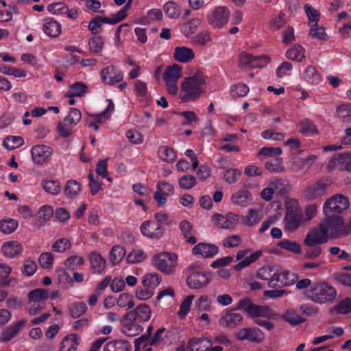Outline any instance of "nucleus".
Here are the masks:
<instances>
[{"mask_svg":"<svg viewBox=\"0 0 351 351\" xmlns=\"http://www.w3.org/2000/svg\"><path fill=\"white\" fill-rule=\"evenodd\" d=\"M235 309L243 311L254 320L256 324L269 331L274 328V324L269 320H276L279 318V315L269 306L256 304L249 298L241 299Z\"/></svg>","mask_w":351,"mask_h":351,"instance_id":"nucleus-1","label":"nucleus"},{"mask_svg":"<svg viewBox=\"0 0 351 351\" xmlns=\"http://www.w3.org/2000/svg\"><path fill=\"white\" fill-rule=\"evenodd\" d=\"M206 76L199 70L189 77H185L180 85V98L184 102L198 99L204 92Z\"/></svg>","mask_w":351,"mask_h":351,"instance_id":"nucleus-2","label":"nucleus"},{"mask_svg":"<svg viewBox=\"0 0 351 351\" xmlns=\"http://www.w3.org/2000/svg\"><path fill=\"white\" fill-rule=\"evenodd\" d=\"M307 298L317 304L332 302L337 296L335 287L326 282H314L306 291Z\"/></svg>","mask_w":351,"mask_h":351,"instance_id":"nucleus-3","label":"nucleus"},{"mask_svg":"<svg viewBox=\"0 0 351 351\" xmlns=\"http://www.w3.org/2000/svg\"><path fill=\"white\" fill-rule=\"evenodd\" d=\"M153 265L164 274H173L178 266V256L167 252L156 254L153 256Z\"/></svg>","mask_w":351,"mask_h":351,"instance_id":"nucleus-4","label":"nucleus"},{"mask_svg":"<svg viewBox=\"0 0 351 351\" xmlns=\"http://www.w3.org/2000/svg\"><path fill=\"white\" fill-rule=\"evenodd\" d=\"M303 215L298 202H291L287 206L284 218L285 228L289 232L296 231L302 223Z\"/></svg>","mask_w":351,"mask_h":351,"instance_id":"nucleus-5","label":"nucleus"},{"mask_svg":"<svg viewBox=\"0 0 351 351\" xmlns=\"http://www.w3.org/2000/svg\"><path fill=\"white\" fill-rule=\"evenodd\" d=\"M319 225L328 239H337L347 234L344 221L341 216L326 217V219Z\"/></svg>","mask_w":351,"mask_h":351,"instance_id":"nucleus-6","label":"nucleus"},{"mask_svg":"<svg viewBox=\"0 0 351 351\" xmlns=\"http://www.w3.org/2000/svg\"><path fill=\"white\" fill-rule=\"evenodd\" d=\"M350 206L349 199L341 194H336L326 200L323 210L326 217L340 216Z\"/></svg>","mask_w":351,"mask_h":351,"instance_id":"nucleus-7","label":"nucleus"},{"mask_svg":"<svg viewBox=\"0 0 351 351\" xmlns=\"http://www.w3.org/2000/svg\"><path fill=\"white\" fill-rule=\"evenodd\" d=\"M191 273L187 278V285L191 289H199L206 287L210 281V274L201 270L198 264H191L187 268Z\"/></svg>","mask_w":351,"mask_h":351,"instance_id":"nucleus-8","label":"nucleus"},{"mask_svg":"<svg viewBox=\"0 0 351 351\" xmlns=\"http://www.w3.org/2000/svg\"><path fill=\"white\" fill-rule=\"evenodd\" d=\"M182 76L181 66L177 64L169 66L165 70L163 77L169 94L176 95L178 92L177 86L178 80Z\"/></svg>","mask_w":351,"mask_h":351,"instance_id":"nucleus-9","label":"nucleus"},{"mask_svg":"<svg viewBox=\"0 0 351 351\" xmlns=\"http://www.w3.org/2000/svg\"><path fill=\"white\" fill-rule=\"evenodd\" d=\"M230 11L226 6L216 7L208 14V23L213 27L221 28L228 21Z\"/></svg>","mask_w":351,"mask_h":351,"instance_id":"nucleus-10","label":"nucleus"},{"mask_svg":"<svg viewBox=\"0 0 351 351\" xmlns=\"http://www.w3.org/2000/svg\"><path fill=\"white\" fill-rule=\"evenodd\" d=\"M151 315L150 307L146 304H141L134 310L126 313L124 315V319L126 321L134 322L140 324L149 320Z\"/></svg>","mask_w":351,"mask_h":351,"instance_id":"nucleus-11","label":"nucleus"},{"mask_svg":"<svg viewBox=\"0 0 351 351\" xmlns=\"http://www.w3.org/2000/svg\"><path fill=\"white\" fill-rule=\"evenodd\" d=\"M239 217L232 213L226 215L216 213L212 216V221L220 229L233 230L239 223Z\"/></svg>","mask_w":351,"mask_h":351,"instance_id":"nucleus-12","label":"nucleus"},{"mask_svg":"<svg viewBox=\"0 0 351 351\" xmlns=\"http://www.w3.org/2000/svg\"><path fill=\"white\" fill-rule=\"evenodd\" d=\"M329 170L339 169L351 172V152L335 154L328 162Z\"/></svg>","mask_w":351,"mask_h":351,"instance_id":"nucleus-13","label":"nucleus"},{"mask_svg":"<svg viewBox=\"0 0 351 351\" xmlns=\"http://www.w3.org/2000/svg\"><path fill=\"white\" fill-rule=\"evenodd\" d=\"M328 241L323 229L319 224L318 226L311 228L307 233L306 238L304 240V244L306 246H313L317 244L321 245L326 243Z\"/></svg>","mask_w":351,"mask_h":351,"instance_id":"nucleus-14","label":"nucleus"},{"mask_svg":"<svg viewBox=\"0 0 351 351\" xmlns=\"http://www.w3.org/2000/svg\"><path fill=\"white\" fill-rule=\"evenodd\" d=\"M141 231L144 236L159 239L163 236L165 229L155 221H145L141 226Z\"/></svg>","mask_w":351,"mask_h":351,"instance_id":"nucleus-15","label":"nucleus"},{"mask_svg":"<svg viewBox=\"0 0 351 351\" xmlns=\"http://www.w3.org/2000/svg\"><path fill=\"white\" fill-rule=\"evenodd\" d=\"M241 341L247 339L252 342L261 343L265 339V335L258 328H245L239 330L236 335Z\"/></svg>","mask_w":351,"mask_h":351,"instance_id":"nucleus-16","label":"nucleus"},{"mask_svg":"<svg viewBox=\"0 0 351 351\" xmlns=\"http://www.w3.org/2000/svg\"><path fill=\"white\" fill-rule=\"evenodd\" d=\"M173 186L169 182L160 181L156 186V191L154 193V198L158 206H163L166 203V197L173 195Z\"/></svg>","mask_w":351,"mask_h":351,"instance_id":"nucleus-17","label":"nucleus"},{"mask_svg":"<svg viewBox=\"0 0 351 351\" xmlns=\"http://www.w3.org/2000/svg\"><path fill=\"white\" fill-rule=\"evenodd\" d=\"M103 82L109 85H114L122 81L123 73L114 66H109L102 69L101 72Z\"/></svg>","mask_w":351,"mask_h":351,"instance_id":"nucleus-18","label":"nucleus"},{"mask_svg":"<svg viewBox=\"0 0 351 351\" xmlns=\"http://www.w3.org/2000/svg\"><path fill=\"white\" fill-rule=\"evenodd\" d=\"M53 149L45 145H38L32 147V156L34 162L38 165L44 163L51 156Z\"/></svg>","mask_w":351,"mask_h":351,"instance_id":"nucleus-19","label":"nucleus"},{"mask_svg":"<svg viewBox=\"0 0 351 351\" xmlns=\"http://www.w3.org/2000/svg\"><path fill=\"white\" fill-rule=\"evenodd\" d=\"M243 320V316L238 313L228 311L219 320L220 326L232 328L239 325Z\"/></svg>","mask_w":351,"mask_h":351,"instance_id":"nucleus-20","label":"nucleus"},{"mask_svg":"<svg viewBox=\"0 0 351 351\" xmlns=\"http://www.w3.org/2000/svg\"><path fill=\"white\" fill-rule=\"evenodd\" d=\"M326 184L317 181L315 184L307 187L304 193L305 199L312 200L322 196L326 191Z\"/></svg>","mask_w":351,"mask_h":351,"instance_id":"nucleus-21","label":"nucleus"},{"mask_svg":"<svg viewBox=\"0 0 351 351\" xmlns=\"http://www.w3.org/2000/svg\"><path fill=\"white\" fill-rule=\"evenodd\" d=\"M174 59L181 63H187L195 58L194 51L184 46L176 47L173 53Z\"/></svg>","mask_w":351,"mask_h":351,"instance_id":"nucleus-22","label":"nucleus"},{"mask_svg":"<svg viewBox=\"0 0 351 351\" xmlns=\"http://www.w3.org/2000/svg\"><path fill=\"white\" fill-rule=\"evenodd\" d=\"M218 252V247L212 244L200 243L196 245L193 249V253L195 255H200L202 257H213Z\"/></svg>","mask_w":351,"mask_h":351,"instance_id":"nucleus-23","label":"nucleus"},{"mask_svg":"<svg viewBox=\"0 0 351 351\" xmlns=\"http://www.w3.org/2000/svg\"><path fill=\"white\" fill-rule=\"evenodd\" d=\"M27 321L21 319L10 327H7L2 332L3 341H9L12 339L21 330L25 328Z\"/></svg>","mask_w":351,"mask_h":351,"instance_id":"nucleus-24","label":"nucleus"},{"mask_svg":"<svg viewBox=\"0 0 351 351\" xmlns=\"http://www.w3.org/2000/svg\"><path fill=\"white\" fill-rule=\"evenodd\" d=\"M22 251L23 247L18 241H8L1 247V252L9 258H14L19 255Z\"/></svg>","mask_w":351,"mask_h":351,"instance_id":"nucleus-25","label":"nucleus"},{"mask_svg":"<svg viewBox=\"0 0 351 351\" xmlns=\"http://www.w3.org/2000/svg\"><path fill=\"white\" fill-rule=\"evenodd\" d=\"M251 200V193L246 189H241L231 196L232 203L241 207L247 206Z\"/></svg>","mask_w":351,"mask_h":351,"instance_id":"nucleus-26","label":"nucleus"},{"mask_svg":"<svg viewBox=\"0 0 351 351\" xmlns=\"http://www.w3.org/2000/svg\"><path fill=\"white\" fill-rule=\"evenodd\" d=\"M276 273L271 267H263L257 271L256 277L261 280L269 281V287L275 288L276 283L273 280L276 276Z\"/></svg>","mask_w":351,"mask_h":351,"instance_id":"nucleus-27","label":"nucleus"},{"mask_svg":"<svg viewBox=\"0 0 351 351\" xmlns=\"http://www.w3.org/2000/svg\"><path fill=\"white\" fill-rule=\"evenodd\" d=\"M273 281L278 287L290 286L294 284L295 274L287 270L282 271L280 274L276 273Z\"/></svg>","mask_w":351,"mask_h":351,"instance_id":"nucleus-28","label":"nucleus"},{"mask_svg":"<svg viewBox=\"0 0 351 351\" xmlns=\"http://www.w3.org/2000/svg\"><path fill=\"white\" fill-rule=\"evenodd\" d=\"M78 344L79 337L77 335H68L62 339L60 351H76Z\"/></svg>","mask_w":351,"mask_h":351,"instance_id":"nucleus-29","label":"nucleus"},{"mask_svg":"<svg viewBox=\"0 0 351 351\" xmlns=\"http://www.w3.org/2000/svg\"><path fill=\"white\" fill-rule=\"evenodd\" d=\"M305 49L300 45L295 44L286 52V57L291 60L302 62L305 59Z\"/></svg>","mask_w":351,"mask_h":351,"instance_id":"nucleus-30","label":"nucleus"},{"mask_svg":"<svg viewBox=\"0 0 351 351\" xmlns=\"http://www.w3.org/2000/svg\"><path fill=\"white\" fill-rule=\"evenodd\" d=\"M254 56L247 53L245 51L241 52L238 58V66L241 69H254L257 66L255 62V59H253Z\"/></svg>","mask_w":351,"mask_h":351,"instance_id":"nucleus-31","label":"nucleus"},{"mask_svg":"<svg viewBox=\"0 0 351 351\" xmlns=\"http://www.w3.org/2000/svg\"><path fill=\"white\" fill-rule=\"evenodd\" d=\"M90 264L94 273L101 274L104 270L106 260L100 254L93 252L90 254Z\"/></svg>","mask_w":351,"mask_h":351,"instance_id":"nucleus-32","label":"nucleus"},{"mask_svg":"<svg viewBox=\"0 0 351 351\" xmlns=\"http://www.w3.org/2000/svg\"><path fill=\"white\" fill-rule=\"evenodd\" d=\"M130 343L123 340L112 341L104 346V351H130Z\"/></svg>","mask_w":351,"mask_h":351,"instance_id":"nucleus-33","label":"nucleus"},{"mask_svg":"<svg viewBox=\"0 0 351 351\" xmlns=\"http://www.w3.org/2000/svg\"><path fill=\"white\" fill-rule=\"evenodd\" d=\"M28 302L45 304L48 298V292L44 289H37L30 291L27 295Z\"/></svg>","mask_w":351,"mask_h":351,"instance_id":"nucleus-34","label":"nucleus"},{"mask_svg":"<svg viewBox=\"0 0 351 351\" xmlns=\"http://www.w3.org/2000/svg\"><path fill=\"white\" fill-rule=\"evenodd\" d=\"M43 31L51 37H56L60 34L61 26L57 21L48 19L43 25Z\"/></svg>","mask_w":351,"mask_h":351,"instance_id":"nucleus-35","label":"nucleus"},{"mask_svg":"<svg viewBox=\"0 0 351 351\" xmlns=\"http://www.w3.org/2000/svg\"><path fill=\"white\" fill-rule=\"evenodd\" d=\"M269 186H272L274 193L280 195L287 194L290 189V186L286 180L278 178L273 180Z\"/></svg>","mask_w":351,"mask_h":351,"instance_id":"nucleus-36","label":"nucleus"},{"mask_svg":"<svg viewBox=\"0 0 351 351\" xmlns=\"http://www.w3.org/2000/svg\"><path fill=\"white\" fill-rule=\"evenodd\" d=\"M161 281V276L158 273L152 272L147 274L143 277L142 284L143 287L154 289L160 285Z\"/></svg>","mask_w":351,"mask_h":351,"instance_id":"nucleus-37","label":"nucleus"},{"mask_svg":"<svg viewBox=\"0 0 351 351\" xmlns=\"http://www.w3.org/2000/svg\"><path fill=\"white\" fill-rule=\"evenodd\" d=\"M123 324L121 332L128 337H134L143 331L141 326L134 322H130Z\"/></svg>","mask_w":351,"mask_h":351,"instance_id":"nucleus-38","label":"nucleus"},{"mask_svg":"<svg viewBox=\"0 0 351 351\" xmlns=\"http://www.w3.org/2000/svg\"><path fill=\"white\" fill-rule=\"evenodd\" d=\"M158 154L160 159L166 162H173L177 158L174 149L167 146L159 147L158 149Z\"/></svg>","mask_w":351,"mask_h":351,"instance_id":"nucleus-39","label":"nucleus"},{"mask_svg":"<svg viewBox=\"0 0 351 351\" xmlns=\"http://www.w3.org/2000/svg\"><path fill=\"white\" fill-rule=\"evenodd\" d=\"M202 21L198 18H193L182 25V32L184 35L189 38L193 35L197 30V27L201 24Z\"/></svg>","mask_w":351,"mask_h":351,"instance_id":"nucleus-40","label":"nucleus"},{"mask_svg":"<svg viewBox=\"0 0 351 351\" xmlns=\"http://www.w3.org/2000/svg\"><path fill=\"white\" fill-rule=\"evenodd\" d=\"M304 79L312 84H317L321 80V75L313 66H308L304 71Z\"/></svg>","mask_w":351,"mask_h":351,"instance_id":"nucleus-41","label":"nucleus"},{"mask_svg":"<svg viewBox=\"0 0 351 351\" xmlns=\"http://www.w3.org/2000/svg\"><path fill=\"white\" fill-rule=\"evenodd\" d=\"M124 247L120 245L114 246L110 252V261L113 265H118L125 256Z\"/></svg>","mask_w":351,"mask_h":351,"instance_id":"nucleus-42","label":"nucleus"},{"mask_svg":"<svg viewBox=\"0 0 351 351\" xmlns=\"http://www.w3.org/2000/svg\"><path fill=\"white\" fill-rule=\"evenodd\" d=\"M210 346V341L206 339H193L189 343L191 351H206Z\"/></svg>","mask_w":351,"mask_h":351,"instance_id":"nucleus-43","label":"nucleus"},{"mask_svg":"<svg viewBox=\"0 0 351 351\" xmlns=\"http://www.w3.org/2000/svg\"><path fill=\"white\" fill-rule=\"evenodd\" d=\"M19 222L16 219H8L0 221V231L3 234H11L18 228Z\"/></svg>","mask_w":351,"mask_h":351,"instance_id":"nucleus-44","label":"nucleus"},{"mask_svg":"<svg viewBox=\"0 0 351 351\" xmlns=\"http://www.w3.org/2000/svg\"><path fill=\"white\" fill-rule=\"evenodd\" d=\"M180 230L186 241L191 244H195L197 242L196 238L191 235L192 225L188 221H182L180 223Z\"/></svg>","mask_w":351,"mask_h":351,"instance_id":"nucleus-45","label":"nucleus"},{"mask_svg":"<svg viewBox=\"0 0 351 351\" xmlns=\"http://www.w3.org/2000/svg\"><path fill=\"white\" fill-rule=\"evenodd\" d=\"M241 223L247 226H252L261 220V217L258 210L250 209L247 216H242Z\"/></svg>","mask_w":351,"mask_h":351,"instance_id":"nucleus-46","label":"nucleus"},{"mask_svg":"<svg viewBox=\"0 0 351 351\" xmlns=\"http://www.w3.org/2000/svg\"><path fill=\"white\" fill-rule=\"evenodd\" d=\"M265 167L271 173H279L285 171V167L282 165V159L281 158H275L266 162Z\"/></svg>","mask_w":351,"mask_h":351,"instance_id":"nucleus-47","label":"nucleus"},{"mask_svg":"<svg viewBox=\"0 0 351 351\" xmlns=\"http://www.w3.org/2000/svg\"><path fill=\"white\" fill-rule=\"evenodd\" d=\"M163 10L168 17L176 19L180 16L181 11L180 7L174 1H168L164 6Z\"/></svg>","mask_w":351,"mask_h":351,"instance_id":"nucleus-48","label":"nucleus"},{"mask_svg":"<svg viewBox=\"0 0 351 351\" xmlns=\"http://www.w3.org/2000/svg\"><path fill=\"white\" fill-rule=\"evenodd\" d=\"M86 89L85 84L78 82L71 86L66 95L69 97H82L86 92Z\"/></svg>","mask_w":351,"mask_h":351,"instance_id":"nucleus-49","label":"nucleus"},{"mask_svg":"<svg viewBox=\"0 0 351 351\" xmlns=\"http://www.w3.org/2000/svg\"><path fill=\"white\" fill-rule=\"evenodd\" d=\"M278 246L293 253L299 254L301 252L300 245L296 241L282 239L278 242Z\"/></svg>","mask_w":351,"mask_h":351,"instance_id":"nucleus-50","label":"nucleus"},{"mask_svg":"<svg viewBox=\"0 0 351 351\" xmlns=\"http://www.w3.org/2000/svg\"><path fill=\"white\" fill-rule=\"evenodd\" d=\"M304 8L308 19V25L310 26L317 25L320 18L319 12L310 4H306Z\"/></svg>","mask_w":351,"mask_h":351,"instance_id":"nucleus-51","label":"nucleus"},{"mask_svg":"<svg viewBox=\"0 0 351 351\" xmlns=\"http://www.w3.org/2000/svg\"><path fill=\"white\" fill-rule=\"evenodd\" d=\"M81 190V186L80 183H78L75 180H69L67 181L65 188H64V193L66 196L70 197H75L80 193Z\"/></svg>","mask_w":351,"mask_h":351,"instance_id":"nucleus-52","label":"nucleus"},{"mask_svg":"<svg viewBox=\"0 0 351 351\" xmlns=\"http://www.w3.org/2000/svg\"><path fill=\"white\" fill-rule=\"evenodd\" d=\"M42 186L46 192L53 195H58L61 190L60 183L55 180H44Z\"/></svg>","mask_w":351,"mask_h":351,"instance_id":"nucleus-53","label":"nucleus"},{"mask_svg":"<svg viewBox=\"0 0 351 351\" xmlns=\"http://www.w3.org/2000/svg\"><path fill=\"white\" fill-rule=\"evenodd\" d=\"M317 157L315 155H310L305 158H297L293 162V165L297 168V170L309 168L312 164L315 161Z\"/></svg>","mask_w":351,"mask_h":351,"instance_id":"nucleus-54","label":"nucleus"},{"mask_svg":"<svg viewBox=\"0 0 351 351\" xmlns=\"http://www.w3.org/2000/svg\"><path fill=\"white\" fill-rule=\"evenodd\" d=\"M117 304L119 307L127 308V309L132 308L135 305L133 296L127 293H123L119 295Z\"/></svg>","mask_w":351,"mask_h":351,"instance_id":"nucleus-55","label":"nucleus"},{"mask_svg":"<svg viewBox=\"0 0 351 351\" xmlns=\"http://www.w3.org/2000/svg\"><path fill=\"white\" fill-rule=\"evenodd\" d=\"M147 258L145 252L139 249L132 250L127 256V261L129 263H138L144 261Z\"/></svg>","mask_w":351,"mask_h":351,"instance_id":"nucleus-56","label":"nucleus"},{"mask_svg":"<svg viewBox=\"0 0 351 351\" xmlns=\"http://www.w3.org/2000/svg\"><path fill=\"white\" fill-rule=\"evenodd\" d=\"M87 311L86 304L84 302L73 304L69 308L70 315L73 318H77L84 314Z\"/></svg>","mask_w":351,"mask_h":351,"instance_id":"nucleus-57","label":"nucleus"},{"mask_svg":"<svg viewBox=\"0 0 351 351\" xmlns=\"http://www.w3.org/2000/svg\"><path fill=\"white\" fill-rule=\"evenodd\" d=\"M23 138L17 136H8L3 141V145L8 149L19 148L23 144Z\"/></svg>","mask_w":351,"mask_h":351,"instance_id":"nucleus-58","label":"nucleus"},{"mask_svg":"<svg viewBox=\"0 0 351 351\" xmlns=\"http://www.w3.org/2000/svg\"><path fill=\"white\" fill-rule=\"evenodd\" d=\"M108 107L104 112H102L97 115L93 116V117L94 118V121L95 122H97L98 124L102 123L104 120L109 119V117L111 115L112 112L114 111V105L113 102L110 99H108Z\"/></svg>","mask_w":351,"mask_h":351,"instance_id":"nucleus-59","label":"nucleus"},{"mask_svg":"<svg viewBox=\"0 0 351 351\" xmlns=\"http://www.w3.org/2000/svg\"><path fill=\"white\" fill-rule=\"evenodd\" d=\"M317 25H313V26H310L308 35L315 39L320 40H327L328 36L325 32V29L323 27H317Z\"/></svg>","mask_w":351,"mask_h":351,"instance_id":"nucleus-60","label":"nucleus"},{"mask_svg":"<svg viewBox=\"0 0 351 351\" xmlns=\"http://www.w3.org/2000/svg\"><path fill=\"white\" fill-rule=\"evenodd\" d=\"M210 301L207 295H202L195 302L194 310L200 311H208L210 309Z\"/></svg>","mask_w":351,"mask_h":351,"instance_id":"nucleus-61","label":"nucleus"},{"mask_svg":"<svg viewBox=\"0 0 351 351\" xmlns=\"http://www.w3.org/2000/svg\"><path fill=\"white\" fill-rule=\"evenodd\" d=\"M285 321L291 325H298L304 322V319L300 317L294 310H288L283 316Z\"/></svg>","mask_w":351,"mask_h":351,"instance_id":"nucleus-62","label":"nucleus"},{"mask_svg":"<svg viewBox=\"0 0 351 351\" xmlns=\"http://www.w3.org/2000/svg\"><path fill=\"white\" fill-rule=\"evenodd\" d=\"M82 119V113L80 110L75 108H71L68 116L64 118V121L69 125H77Z\"/></svg>","mask_w":351,"mask_h":351,"instance_id":"nucleus-63","label":"nucleus"},{"mask_svg":"<svg viewBox=\"0 0 351 351\" xmlns=\"http://www.w3.org/2000/svg\"><path fill=\"white\" fill-rule=\"evenodd\" d=\"M88 47L94 53H100L104 47V42L101 36H94L89 40Z\"/></svg>","mask_w":351,"mask_h":351,"instance_id":"nucleus-64","label":"nucleus"}]
</instances>
